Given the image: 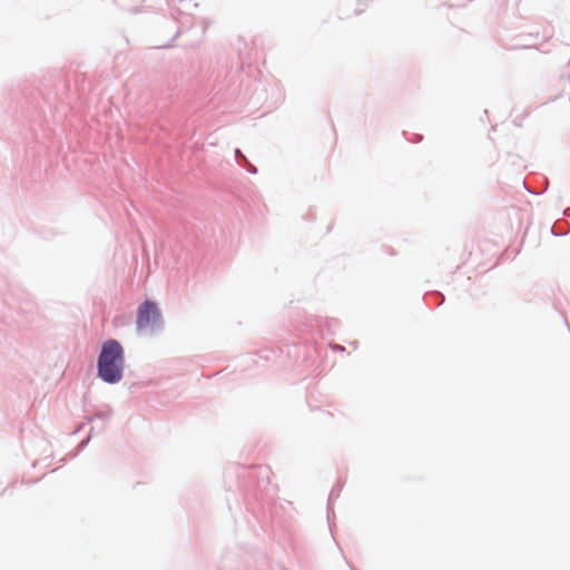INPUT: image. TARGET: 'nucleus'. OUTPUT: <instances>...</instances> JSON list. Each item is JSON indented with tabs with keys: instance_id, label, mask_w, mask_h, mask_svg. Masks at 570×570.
<instances>
[{
	"instance_id": "obj_1",
	"label": "nucleus",
	"mask_w": 570,
	"mask_h": 570,
	"mask_svg": "<svg viewBox=\"0 0 570 570\" xmlns=\"http://www.w3.org/2000/svg\"><path fill=\"white\" fill-rule=\"evenodd\" d=\"M124 365V348L120 343L116 340L105 342L98 356V376L106 383H118L122 379Z\"/></svg>"
},
{
	"instance_id": "obj_2",
	"label": "nucleus",
	"mask_w": 570,
	"mask_h": 570,
	"mask_svg": "<svg viewBox=\"0 0 570 570\" xmlns=\"http://www.w3.org/2000/svg\"><path fill=\"white\" fill-rule=\"evenodd\" d=\"M160 317L159 309L154 302L145 301L137 312V327L144 330L156 323Z\"/></svg>"
}]
</instances>
